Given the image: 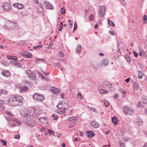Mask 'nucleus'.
Returning <instances> with one entry per match:
<instances>
[{
    "instance_id": "obj_1",
    "label": "nucleus",
    "mask_w": 147,
    "mask_h": 147,
    "mask_svg": "<svg viewBox=\"0 0 147 147\" xmlns=\"http://www.w3.org/2000/svg\"><path fill=\"white\" fill-rule=\"evenodd\" d=\"M9 99V104L11 106H14L22 105L24 100L23 98L20 96L11 97Z\"/></svg>"
},
{
    "instance_id": "obj_2",
    "label": "nucleus",
    "mask_w": 147,
    "mask_h": 147,
    "mask_svg": "<svg viewBox=\"0 0 147 147\" xmlns=\"http://www.w3.org/2000/svg\"><path fill=\"white\" fill-rule=\"evenodd\" d=\"M7 22L8 23V27L10 29L13 30H15L19 28L18 25L16 22L9 20Z\"/></svg>"
},
{
    "instance_id": "obj_3",
    "label": "nucleus",
    "mask_w": 147,
    "mask_h": 147,
    "mask_svg": "<svg viewBox=\"0 0 147 147\" xmlns=\"http://www.w3.org/2000/svg\"><path fill=\"white\" fill-rule=\"evenodd\" d=\"M23 121L32 127L36 125V121L33 119H31L30 117H28L27 119H24Z\"/></svg>"
},
{
    "instance_id": "obj_4",
    "label": "nucleus",
    "mask_w": 147,
    "mask_h": 147,
    "mask_svg": "<svg viewBox=\"0 0 147 147\" xmlns=\"http://www.w3.org/2000/svg\"><path fill=\"white\" fill-rule=\"evenodd\" d=\"M123 111L125 115L131 114L133 111V110L131 108L127 106H124L123 108Z\"/></svg>"
},
{
    "instance_id": "obj_5",
    "label": "nucleus",
    "mask_w": 147,
    "mask_h": 147,
    "mask_svg": "<svg viewBox=\"0 0 147 147\" xmlns=\"http://www.w3.org/2000/svg\"><path fill=\"white\" fill-rule=\"evenodd\" d=\"M33 97L34 99L40 101H42L44 99L43 96L38 93L35 94L33 96Z\"/></svg>"
},
{
    "instance_id": "obj_6",
    "label": "nucleus",
    "mask_w": 147,
    "mask_h": 147,
    "mask_svg": "<svg viewBox=\"0 0 147 147\" xmlns=\"http://www.w3.org/2000/svg\"><path fill=\"white\" fill-rule=\"evenodd\" d=\"M57 107L59 109V110H60L61 112H65L66 110V109L64 107V102L62 101L59 102V104L57 105Z\"/></svg>"
},
{
    "instance_id": "obj_7",
    "label": "nucleus",
    "mask_w": 147,
    "mask_h": 147,
    "mask_svg": "<svg viewBox=\"0 0 147 147\" xmlns=\"http://www.w3.org/2000/svg\"><path fill=\"white\" fill-rule=\"evenodd\" d=\"M105 8L103 6H100L99 11V15L100 17H102L105 14Z\"/></svg>"
},
{
    "instance_id": "obj_8",
    "label": "nucleus",
    "mask_w": 147,
    "mask_h": 147,
    "mask_svg": "<svg viewBox=\"0 0 147 147\" xmlns=\"http://www.w3.org/2000/svg\"><path fill=\"white\" fill-rule=\"evenodd\" d=\"M141 103L147 105V96H145L142 97L141 99V101L138 102L137 106L139 107H142V105Z\"/></svg>"
},
{
    "instance_id": "obj_9",
    "label": "nucleus",
    "mask_w": 147,
    "mask_h": 147,
    "mask_svg": "<svg viewBox=\"0 0 147 147\" xmlns=\"http://www.w3.org/2000/svg\"><path fill=\"white\" fill-rule=\"evenodd\" d=\"M44 4L45 5V7L47 9H54V7L53 5L47 1H44Z\"/></svg>"
},
{
    "instance_id": "obj_10",
    "label": "nucleus",
    "mask_w": 147,
    "mask_h": 147,
    "mask_svg": "<svg viewBox=\"0 0 147 147\" xmlns=\"http://www.w3.org/2000/svg\"><path fill=\"white\" fill-rule=\"evenodd\" d=\"M139 55L142 58L146 57H147V55L143 49L141 48H139Z\"/></svg>"
},
{
    "instance_id": "obj_11",
    "label": "nucleus",
    "mask_w": 147,
    "mask_h": 147,
    "mask_svg": "<svg viewBox=\"0 0 147 147\" xmlns=\"http://www.w3.org/2000/svg\"><path fill=\"white\" fill-rule=\"evenodd\" d=\"M20 114L21 116L24 118V119H27L28 117L27 110L26 109H24L21 111Z\"/></svg>"
},
{
    "instance_id": "obj_12",
    "label": "nucleus",
    "mask_w": 147,
    "mask_h": 147,
    "mask_svg": "<svg viewBox=\"0 0 147 147\" xmlns=\"http://www.w3.org/2000/svg\"><path fill=\"white\" fill-rule=\"evenodd\" d=\"M28 117L33 115L35 113V109L34 108H31L29 110H27Z\"/></svg>"
},
{
    "instance_id": "obj_13",
    "label": "nucleus",
    "mask_w": 147,
    "mask_h": 147,
    "mask_svg": "<svg viewBox=\"0 0 147 147\" xmlns=\"http://www.w3.org/2000/svg\"><path fill=\"white\" fill-rule=\"evenodd\" d=\"M3 7L4 10L6 11H9L10 10L11 6L8 3H4L3 5Z\"/></svg>"
},
{
    "instance_id": "obj_14",
    "label": "nucleus",
    "mask_w": 147,
    "mask_h": 147,
    "mask_svg": "<svg viewBox=\"0 0 147 147\" xmlns=\"http://www.w3.org/2000/svg\"><path fill=\"white\" fill-rule=\"evenodd\" d=\"M92 127L95 128H98L99 126L98 123L94 121H92L90 124Z\"/></svg>"
},
{
    "instance_id": "obj_15",
    "label": "nucleus",
    "mask_w": 147,
    "mask_h": 147,
    "mask_svg": "<svg viewBox=\"0 0 147 147\" xmlns=\"http://www.w3.org/2000/svg\"><path fill=\"white\" fill-rule=\"evenodd\" d=\"M133 88L134 91L135 92H137L136 91L140 89L139 84L137 82H135L133 84Z\"/></svg>"
},
{
    "instance_id": "obj_16",
    "label": "nucleus",
    "mask_w": 147,
    "mask_h": 147,
    "mask_svg": "<svg viewBox=\"0 0 147 147\" xmlns=\"http://www.w3.org/2000/svg\"><path fill=\"white\" fill-rule=\"evenodd\" d=\"M39 121L41 123L43 124H46L48 122V120L45 117H40L39 118Z\"/></svg>"
},
{
    "instance_id": "obj_17",
    "label": "nucleus",
    "mask_w": 147,
    "mask_h": 147,
    "mask_svg": "<svg viewBox=\"0 0 147 147\" xmlns=\"http://www.w3.org/2000/svg\"><path fill=\"white\" fill-rule=\"evenodd\" d=\"M87 134V136L89 138H91L93 137L95 135V134L92 131H87L86 132Z\"/></svg>"
},
{
    "instance_id": "obj_18",
    "label": "nucleus",
    "mask_w": 147,
    "mask_h": 147,
    "mask_svg": "<svg viewBox=\"0 0 147 147\" xmlns=\"http://www.w3.org/2000/svg\"><path fill=\"white\" fill-rule=\"evenodd\" d=\"M36 74L35 72H32L29 76H28V77L29 78L31 79L32 80H34L36 79V77L35 75Z\"/></svg>"
},
{
    "instance_id": "obj_19",
    "label": "nucleus",
    "mask_w": 147,
    "mask_h": 147,
    "mask_svg": "<svg viewBox=\"0 0 147 147\" xmlns=\"http://www.w3.org/2000/svg\"><path fill=\"white\" fill-rule=\"evenodd\" d=\"M104 84H105L106 86L109 88L111 90H114V88L113 86L112 87V85L111 84L109 83L107 81H105L104 82Z\"/></svg>"
},
{
    "instance_id": "obj_20",
    "label": "nucleus",
    "mask_w": 147,
    "mask_h": 147,
    "mask_svg": "<svg viewBox=\"0 0 147 147\" xmlns=\"http://www.w3.org/2000/svg\"><path fill=\"white\" fill-rule=\"evenodd\" d=\"M77 119V117H71L69 118L68 120L69 121H70L71 122H72V123H74V125H72V126L71 127H74V125Z\"/></svg>"
},
{
    "instance_id": "obj_21",
    "label": "nucleus",
    "mask_w": 147,
    "mask_h": 147,
    "mask_svg": "<svg viewBox=\"0 0 147 147\" xmlns=\"http://www.w3.org/2000/svg\"><path fill=\"white\" fill-rule=\"evenodd\" d=\"M14 121L16 123H11L10 124L11 125L15 126L16 125H21V121L19 120L15 119L14 120Z\"/></svg>"
},
{
    "instance_id": "obj_22",
    "label": "nucleus",
    "mask_w": 147,
    "mask_h": 147,
    "mask_svg": "<svg viewBox=\"0 0 147 147\" xmlns=\"http://www.w3.org/2000/svg\"><path fill=\"white\" fill-rule=\"evenodd\" d=\"M109 63V62L107 59H105L102 60L101 63V65L103 66H105L107 65Z\"/></svg>"
},
{
    "instance_id": "obj_23",
    "label": "nucleus",
    "mask_w": 147,
    "mask_h": 147,
    "mask_svg": "<svg viewBox=\"0 0 147 147\" xmlns=\"http://www.w3.org/2000/svg\"><path fill=\"white\" fill-rule=\"evenodd\" d=\"M24 57L26 58H32V55L30 53L27 52H24Z\"/></svg>"
},
{
    "instance_id": "obj_24",
    "label": "nucleus",
    "mask_w": 147,
    "mask_h": 147,
    "mask_svg": "<svg viewBox=\"0 0 147 147\" xmlns=\"http://www.w3.org/2000/svg\"><path fill=\"white\" fill-rule=\"evenodd\" d=\"M13 6L17 7L19 9H22L24 7V6L23 5L19 3H14L13 4Z\"/></svg>"
},
{
    "instance_id": "obj_25",
    "label": "nucleus",
    "mask_w": 147,
    "mask_h": 147,
    "mask_svg": "<svg viewBox=\"0 0 147 147\" xmlns=\"http://www.w3.org/2000/svg\"><path fill=\"white\" fill-rule=\"evenodd\" d=\"M2 73L3 75L5 76H8L10 74V73L9 71L5 70H2Z\"/></svg>"
},
{
    "instance_id": "obj_26",
    "label": "nucleus",
    "mask_w": 147,
    "mask_h": 147,
    "mask_svg": "<svg viewBox=\"0 0 147 147\" xmlns=\"http://www.w3.org/2000/svg\"><path fill=\"white\" fill-rule=\"evenodd\" d=\"M112 120L113 122L115 125H116L118 122V119L116 117H112Z\"/></svg>"
},
{
    "instance_id": "obj_27",
    "label": "nucleus",
    "mask_w": 147,
    "mask_h": 147,
    "mask_svg": "<svg viewBox=\"0 0 147 147\" xmlns=\"http://www.w3.org/2000/svg\"><path fill=\"white\" fill-rule=\"evenodd\" d=\"M57 26H58L59 25V28L58 29V31H60L61 30L62 28L63 27V24L62 22H58L57 23Z\"/></svg>"
},
{
    "instance_id": "obj_28",
    "label": "nucleus",
    "mask_w": 147,
    "mask_h": 147,
    "mask_svg": "<svg viewBox=\"0 0 147 147\" xmlns=\"http://www.w3.org/2000/svg\"><path fill=\"white\" fill-rule=\"evenodd\" d=\"M136 123L139 125H141L143 124V121L141 119H138L136 122Z\"/></svg>"
},
{
    "instance_id": "obj_29",
    "label": "nucleus",
    "mask_w": 147,
    "mask_h": 147,
    "mask_svg": "<svg viewBox=\"0 0 147 147\" xmlns=\"http://www.w3.org/2000/svg\"><path fill=\"white\" fill-rule=\"evenodd\" d=\"M81 45H78L77 49V53L78 54L80 52L81 49Z\"/></svg>"
},
{
    "instance_id": "obj_30",
    "label": "nucleus",
    "mask_w": 147,
    "mask_h": 147,
    "mask_svg": "<svg viewBox=\"0 0 147 147\" xmlns=\"http://www.w3.org/2000/svg\"><path fill=\"white\" fill-rule=\"evenodd\" d=\"M144 74L141 71H139L138 73V78L140 79H141L142 78Z\"/></svg>"
},
{
    "instance_id": "obj_31",
    "label": "nucleus",
    "mask_w": 147,
    "mask_h": 147,
    "mask_svg": "<svg viewBox=\"0 0 147 147\" xmlns=\"http://www.w3.org/2000/svg\"><path fill=\"white\" fill-rule=\"evenodd\" d=\"M8 58L9 59L14 60L16 61V60L18 59V58L16 57L13 56H9Z\"/></svg>"
},
{
    "instance_id": "obj_32",
    "label": "nucleus",
    "mask_w": 147,
    "mask_h": 147,
    "mask_svg": "<svg viewBox=\"0 0 147 147\" xmlns=\"http://www.w3.org/2000/svg\"><path fill=\"white\" fill-rule=\"evenodd\" d=\"M28 88L27 86H24L21 88V89L22 90L26 91L28 90Z\"/></svg>"
},
{
    "instance_id": "obj_33",
    "label": "nucleus",
    "mask_w": 147,
    "mask_h": 147,
    "mask_svg": "<svg viewBox=\"0 0 147 147\" xmlns=\"http://www.w3.org/2000/svg\"><path fill=\"white\" fill-rule=\"evenodd\" d=\"M58 55L60 57H63L64 56L63 53L61 51H60L58 53Z\"/></svg>"
},
{
    "instance_id": "obj_34",
    "label": "nucleus",
    "mask_w": 147,
    "mask_h": 147,
    "mask_svg": "<svg viewBox=\"0 0 147 147\" xmlns=\"http://www.w3.org/2000/svg\"><path fill=\"white\" fill-rule=\"evenodd\" d=\"M108 24L110 26H111L114 27L115 26V25L114 24L113 21L110 20H109L108 21Z\"/></svg>"
},
{
    "instance_id": "obj_35",
    "label": "nucleus",
    "mask_w": 147,
    "mask_h": 147,
    "mask_svg": "<svg viewBox=\"0 0 147 147\" xmlns=\"http://www.w3.org/2000/svg\"><path fill=\"white\" fill-rule=\"evenodd\" d=\"M108 91L106 90L103 89H101L100 90V92L101 94H107V93Z\"/></svg>"
},
{
    "instance_id": "obj_36",
    "label": "nucleus",
    "mask_w": 147,
    "mask_h": 147,
    "mask_svg": "<svg viewBox=\"0 0 147 147\" xmlns=\"http://www.w3.org/2000/svg\"><path fill=\"white\" fill-rule=\"evenodd\" d=\"M5 106L3 105H0V111H3L5 109Z\"/></svg>"
},
{
    "instance_id": "obj_37",
    "label": "nucleus",
    "mask_w": 147,
    "mask_h": 147,
    "mask_svg": "<svg viewBox=\"0 0 147 147\" xmlns=\"http://www.w3.org/2000/svg\"><path fill=\"white\" fill-rule=\"evenodd\" d=\"M47 132L48 133H49V134H50L51 135H53L55 134L54 132L53 131V130H51V129L49 130Z\"/></svg>"
},
{
    "instance_id": "obj_38",
    "label": "nucleus",
    "mask_w": 147,
    "mask_h": 147,
    "mask_svg": "<svg viewBox=\"0 0 147 147\" xmlns=\"http://www.w3.org/2000/svg\"><path fill=\"white\" fill-rule=\"evenodd\" d=\"M94 17L93 14H90L89 16V20L90 21H93L94 19Z\"/></svg>"
},
{
    "instance_id": "obj_39",
    "label": "nucleus",
    "mask_w": 147,
    "mask_h": 147,
    "mask_svg": "<svg viewBox=\"0 0 147 147\" xmlns=\"http://www.w3.org/2000/svg\"><path fill=\"white\" fill-rule=\"evenodd\" d=\"M0 92H1V94L3 93L4 94H7V91L5 90H0Z\"/></svg>"
},
{
    "instance_id": "obj_40",
    "label": "nucleus",
    "mask_w": 147,
    "mask_h": 147,
    "mask_svg": "<svg viewBox=\"0 0 147 147\" xmlns=\"http://www.w3.org/2000/svg\"><path fill=\"white\" fill-rule=\"evenodd\" d=\"M77 97L80 100H82L83 98V97L82 94L80 93H78L77 95Z\"/></svg>"
},
{
    "instance_id": "obj_41",
    "label": "nucleus",
    "mask_w": 147,
    "mask_h": 147,
    "mask_svg": "<svg viewBox=\"0 0 147 147\" xmlns=\"http://www.w3.org/2000/svg\"><path fill=\"white\" fill-rule=\"evenodd\" d=\"M125 58H126L127 61L128 62H129L131 61V59L130 57H129L128 55H125Z\"/></svg>"
},
{
    "instance_id": "obj_42",
    "label": "nucleus",
    "mask_w": 147,
    "mask_h": 147,
    "mask_svg": "<svg viewBox=\"0 0 147 147\" xmlns=\"http://www.w3.org/2000/svg\"><path fill=\"white\" fill-rule=\"evenodd\" d=\"M104 104L106 107H108L110 104L109 102L107 100H106L104 102Z\"/></svg>"
},
{
    "instance_id": "obj_43",
    "label": "nucleus",
    "mask_w": 147,
    "mask_h": 147,
    "mask_svg": "<svg viewBox=\"0 0 147 147\" xmlns=\"http://www.w3.org/2000/svg\"><path fill=\"white\" fill-rule=\"evenodd\" d=\"M61 13L62 14H63L65 13V9L64 7H62L61 8Z\"/></svg>"
},
{
    "instance_id": "obj_44",
    "label": "nucleus",
    "mask_w": 147,
    "mask_h": 147,
    "mask_svg": "<svg viewBox=\"0 0 147 147\" xmlns=\"http://www.w3.org/2000/svg\"><path fill=\"white\" fill-rule=\"evenodd\" d=\"M68 22H69V26H70V27H72L73 26V22L72 21H71L70 20H68Z\"/></svg>"
},
{
    "instance_id": "obj_45",
    "label": "nucleus",
    "mask_w": 147,
    "mask_h": 147,
    "mask_svg": "<svg viewBox=\"0 0 147 147\" xmlns=\"http://www.w3.org/2000/svg\"><path fill=\"white\" fill-rule=\"evenodd\" d=\"M147 20V16L146 15H144V18H143V21H145V22H144V23L146 24V21Z\"/></svg>"
},
{
    "instance_id": "obj_46",
    "label": "nucleus",
    "mask_w": 147,
    "mask_h": 147,
    "mask_svg": "<svg viewBox=\"0 0 147 147\" xmlns=\"http://www.w3.org/2000/svg\"><path fill=\"white\" fill-rule=\"evenodd\" d=\"M90 111H93L94 112L96 113H97V111L93 107H91L90 108Z\"/></svg>"
},
{
    "instance_id": "obj_47",
    "label": "nucleus",
    "mask_w": 147,
    "mask_h": 147,
    "mask_svg": "<svg viewBox=\"0 0 147 147\" xmlns=\"http://www.w3.org/2000/svg\"><path fill=\"white\" fill-rule=\"evenodd\" d=\"M26 73L27 74L28 76H29V75L31 74L32 72L30 69H28L26 71Z\"/></svg>"
},
{
    "instance_id": "obj_48",
    "label": "nucleus",
    "mask_w": 147,
    "mask_h": 147,
    "mask_svg": "<svg viewBox=\"0 0 147 147\" xmlns=\"http://www.w3.org/2000/svg\"><path fill=\"white\" fill-rule=\"evenodd\" d=\"M42 45H40L38 46H35L33 48L34 49H37L38 48H42Z\"/></svg>"
},
{
    "instance_id": "obj_49",
    "label": "nucleus",
    "mask_w": 147,
    "mask_h": 147,
    "mask_svg": "<svg viewBox=\"0 0 147 147\" xmlns=\"http://www.w3.org/2000/svg\"><path fill=\"white\" fill-rule=\"evenodd\" d=\"M77 28V25L76 23V22H75L74 26V28L73 29L74 31L76 30Z\"/></svg>"
},
{
    "instance_id": "obj_50",
    "label": "nucleus",
    "mask_w": 147,
    "mask_h": 147,
    "mask_svg": "<svg viewBox=\"0 0 147 147\" xmlns=\"http://www.w3.org/2000/svg\"><path fill=\"white\" fill-rule=\"evenodd\" d=\"M53 42H51L49 44V46L47 47V48L48 49H49L50 48H51V46L53 45Z\"/></svg>"
},
{
    "instance_id": "obj_51",
    "label": "nucleus",
    "mask_w": 147,
    "mask_h": 147,
    "mask_svg": "<svg viewBox=\"0 0 147 147\" xmlns=\"http://www.w3.org/2000/svg\"><path fill=\"white\" fill-rule=\"evenodd\" d=\"M1 141L3 143V145L4 146H6L7 145V142L5 140H1Z\"/></svg>"
},
{
    "instance_id": "obj_52",
    "label": "nucleus",
    "mask_w": 147,
    "mask_h": 147,
    "mask_svg": "<svg viewBox=\"0 0 147 147\" xmlns=\"http://www.w3.org/2000/svg\"><path fill=\"white\" fill-rule=\"evenodd\" d=\"M51 90L52 92L54 94L55 93V89H54V87H51Z\"/></svg>"
},
{
    "instance_id": "obj_53",
    "label": "nucleus",
    "mask_w": 147,
    "mask_h": 147,
    "mask_svg": "<svg viewBox=\"0 0 147 147\" xmlns=\"http://www.w3.org/2000/svg\"><path fill=\"white\" fill-rule=\"evenodd\" d=\"M51 90L52 92L54 94L55 93V89H54V87H51Z\"/></svg>"
},
{
    "instance_id": "obj_54",
    "label": "nucleus",
    "mask_w": 147,
    "mask_h": 147,
    "mask_svg": "<svg viewBox=\"0 0 147 147\" xmlns=\"http://www.w3.org/2000/svg\"><path fill=\"white\" fill-rule=\"evenodd\" d=\"M15 65L18 66L19 67H21L22 66V64L20 63H17L16 62Z\"/></svg>"
},
{
    "instance_id": "obj_55",
    "label": "nucleus",
    "mask_w": 147,
    "mask_h": 147,
    "mask_svg": "<svg viewBox=\"0 0 147 147\" xmlns=\"http://www.w3.org/2000/svg\"><path fill=\"white\" fill-rule=\"evenodd\" d=\"M6 113L9 116H13V115L12 114V113L11 112L6 111Z\"/></svg>"
},
{
    "instance_id": "obj_56",
    "label": "nucleus",
    "mask_w": 147,
    "mask_h": 147,
    "mask_svg": "<svg viewBox=\"0 0 147 147\" xmlns=\"http://www.w3.org/2000/svg\"><path fill=\"white\" fill-rule=\"evenodd\" d=\"M133 53H134V56L135 57H138V53H136L135 51H133Z\"/></svg>"
},
{
    "instance_id": "obj_57",
    "label": "nucleus",
    "mask_w": 147,
    "mask_h": 147,
    "mask_svg": "<svg viewBox=\"0 0 147 147\" xmlns=\"http://www.w3.org/2000/svg\"><path fill=\"white\" fill-rule=\"evenodd\" d=\"M61 92V90L56 88V93H59Z\"/></svg>"
},
{
    "instance_id": "obj_58",
    "label": "nucleus",
    "mask_w": 147,
    "mask_h": 147,
    "mask_svg": "<svg viewBox=\"0 0 147 147\" xmlns=\"http://www.w3.org/2000/svg\"><path fill=\"white\" fill-rule=\"evenodd\" d=\"M19 54L24 57V52H23L22 51H20L19 52Z\"/></svg>"
},
{
    "instance_id": "obj_59",
    "label": "nucleus",
    "mask_w": 147,
    "mask_h": 147,
    "mask_svg": "<svg viewBox=\"0 0 147 147\" xmlns=\"http://www.w3.org/2000/svg\"><path fill=\"white\" fill-rule=\"evenodd\" d=\"M10 63H11L13 64H14L15 65L16 64V61H10Z\"/></svg>"
},
{
    "instance_id": "obj_60",
    "label": "nucleus",
    "mask_w": 147,
    "mask_h": 147,
    "mask_svg": "<svg viewBox=\"0 0 147 147\" xmlns=\"http://www.w3.org/2000/svg\"><path fill=\"white\" fill-rule=\"evenodd\" d=\"M20 137V135H16L15 136L14 138H16V139H19Z\"/></svg>"
},
{
    "instance_id": "obj_61",
    "label": "nucleus",
    "mask_w": 147,
    "mask_h": 147,
    "mask_svg": "<svg viewBox=\"0 0 147 147\" xmlns=\"http://www.w3.org/2000/svg\"><path fill=\"white\" fill-rule=\"evenodd\" d=\"M114 97L115 98H118V95L117 94H115Z\"/></svg>"
},
{
    "instance_id": "obj_62",
    "label": "nucleus",
    "mask_w": 147,
    "mask_h": 147,
    "mask_svg": "<svg viewBox=\"0 0 147 147\" xmlns=\"http://www.w3.org/2000/svg\"><path fill=\"white\" fill-rule=\"evenodd\" d=\"M110 32L111 35H114V32L113 31L110 30Z\"/></svg>"
},
{
    "instance_id": "obj_63",
    "label": "nucleus",
    "mask_w": 147,
    "mask_h": 147,
    "mask_svg": "<svg viewBox=\"0 0 147 147\" xmlns=\"http://www.w3.org/2000/svg\"><path fill=\"white\" fill-rule=\"evenodd\" d=\"M130 78H127L126 80H125V81L127 82H129L130 81Z\"/></svg>"
},
{
    "instance_id": "obj_64",
    "label": "nucleus",
    "mask_w": 147,
    "mask_h": 147,
    "mask_svg": "<svg viewBox=\"0 0 147 147\" xmlns=\"http://www.w3.org/2000/svg\"><path fill=\"white\" fill-rule=\"evenodd\" d=\"M34 0V3L36 4H38L39 2L38 1V0Z\"/></svg>"
}]
</instances>
